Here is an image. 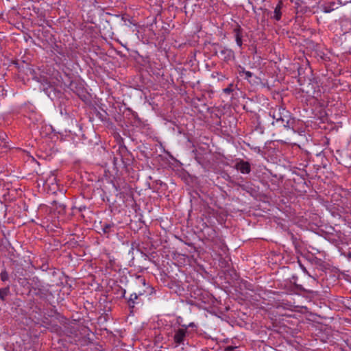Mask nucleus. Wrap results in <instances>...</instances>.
Masks as SVG:
<instances>
[{
  "label": "nucleus",
  "instance_id": "obj_16",
  "mask_svg": "<svg viewBox=\"0 0 351 351\" xmlns=\"http://www.w3.org/2000/svg\"><path fill=\"white\" fill-rule=\"evenodd\" d=\"M195 324L193 322H191L188 325L184 324V325L182 326V327H183V328H186V330L189 328H193V327H195Z\"/></svg>",
  "mask_w": 351,
  "mask_h": 351
},
{
  "label": "nucleus",
  "instance_id": "obj_7",
  "mask_svg": "<svg viewBox=\"0 0 351 351\" xmlns=\"http://www.w3.org/2000/svg\"><path fill=\"white\" fill-rule=\"evenodd\" d=\"M336 5L337 4L335 2L331 1V2L322 5L321 9L324 12L329 13L337 8Z\"/></svg>",
  "mask_w": 351,
  "mask_h": 351
},
{
  "label": "nucleus",
  "instance_id": "obj_12",
  "mask_svg": "<svg viewBox=\"0 0 351 351\" xmlns=\"http://www.w3.org/2000/svg\"><path fill=\"white\" fill-rule=\"evenodd\" d=\"M0 277H1V280L3 282L8 280V274L6 271V270L4 269V270L1 271V272L0 274Z\"/></svg>",
  "mask_w": 351,
  "mask_h": 351
},
{
  "label": "nucleus",
  "instance_id": "obj_14",
  "mask_svg": "<svg viewBox=\"0 0 351 351\" xmlns=\"http://www.w3.org/2000/svg\"><path fill=\"white\" fill-rule=\"evenodd\" d=\"M86 2L89 3L90 6L95 7L96 5L99 3V0H86Z\"/></svg>",
  "mask_w": 351,
  "mask_h": 351
},
{
  "label": "nucleus",
  "instance_id": "obj_9",
  "mask_svg": "<svg viewBox=\"0 0 351 351\" xmlns=\"http://www.w3.org/2000/svg\"><path fill=\"white\" fill-rule=\"evenodd\" d=\"M138 299V295L136 293H133L130 295L128 303L130 308H133L135 306V301Z\"/></svg>",
  "mask_w": 351,
  "mask_h": 351
},
{
  "label": "nucleus",
  "instance_id": "obj_2",
  "mask_svg": "<svg viewBox=\"0 0 351 351\" xmlns=\"http://www.w3.org/2000/svg\"><path fill=\"white\" fill-rule=\"evenodd\" d=\"M339 47L342 53H351V32H345L339 38Z\"/></svg>",
  "mask_w": 351,
  "mask_h": 351
},
{
  "label": "nucleus",
  "instance_id": "obj_11",
  "mask_svg": "<svg viewBox=\"0 0 351 351\" xmlns=\"http://www.w3.org/2000/svg\"><path fill=\"white\" fill-rule=\"evenodd\" d=\"M114 227L113 224L106 223L103 226V231L104 233H109L111 230V228Z\"/></svg>",
  "mask_w": 351,
  "mask_h": 351
},
{
  "label": "nucleus",
  "instance_id": "obj_5",
  "mask_svg": "<svg viewBox=\"0 0 351 351\" xmlns=\"http://www.w3.org/2000/svg\"><path fill=\"white\" fill-rule=\"evenodd\" d=\"M234 34V38L235 41L237 43V45L241 48L243 45L242 38H243V34H242V28L238 25L236 28L233 30Z\"/></svg>",
  "mask_w": 351,
  "mask_h": 351
},
{
  "label": "nucleus",
  "instance_id": "obj_17",
  "mask_svg": "<svg viewBox=\"0 0 351 351\" xmlns=\"http://www.w3.org/2000/svg\"><path fill=\"white\" fill-rule=\"evenodd\" d=\"M236 348L237 347H235V346H228L225 348L224 350L225 351H234Z\"/></svg>",
  "mask_w": 351,
  "mask_h": 351
},
{
  "label": "nucleus",
  "instance_id": "obj_1",
  "mask_svg": "<svg viewBox=\"0 0 351 351\" xmlns=\"http://www.w3.org/2000/svg\"><path fill=\"white\" fill-rule=\"evenodd\" d=\"M270 116L274 121L272 125L276 128H283L287 130H292L295 132V119L291 117L290 112L282 106H277L269 112Z\"/></svg>",
  "mask_w": 351,
  "mask_h": 351
},
{
  "label": "nucleus",
  "instance_id": "obj_15",
  "mask_svg": "<svg viewBox=\"0 0 351 351\" xmlns=\"http://www.w3.org/2000/svg\"><path fill=\"white\" fill-rule=\"evenodd\" d=\"M245 79L250 81V78L252 77L253 73L250 71H247L245 72Z\"/></svg>",
  "mask_w": 351,
  "mask_h": 351
},
{
  "label": "nucleus",
  "instance_id": "obj_13",
  "mask_svg": "<svg viewBox=\"0 0 351 351\" xmlns=\"http://www.w3.org/2000/svg\"><path fill=\"white\" fill-rule=\"evenodd\" d=\"M232 84H230L228 87L224 88L223 90V93H226V94H230L231 93L232 91H233V89H232Z\"/></svg>",
  "mask_w": 351,
  "mask_h": 351
},
{
  "label": "nucleus",
  "instance_id": "obj_18",
  "mask_svg": "<svg viewBox=\"0 0 351 351\" xmlns=\"http://www.w3.org/2000/svg\"><path fill=\"white\" fill-rule=\"evenodd\" d=\"M246 71H245L243 67L240 66V69L239 71V73L240 75H242L243 74L244 75L245 72H246Z\"/></svg>",
  "mask_w": 351,
  "mask_h": 351
},
{
  "label": "nucleus",
  "instance_id": "obj_8",
  "mask_svg": "<svg viewBox=\"0 0 351 351\" xmlns=\"http://www.w3.org/2000/svg\"><path fill=\"white\" fill-rule=\"evenodd\" d=\"M282 6V1H279L277 5L276 6L275 9H274L273 18L275 20H276V21H279L281 19V16H282V12H281Z\"/></svg>",
  "mask_w": 351,
  "mask_h": 351
},
{
  "label": "nucleus",
  "instance_id": "obj_19",
  "mask_svg": "<svg viewBox=\"0 0 351 351\" xmlns=\"http://www.w3.org/2000/svg\"><path fill=\"white\" fill-rule=\"evenodd\" d=\"M141 282L145 285V279H141Z\"/></svg>",
  "mask_w": 351,
  "mask_h": 351
},
{
  "label": "nucleus",
  "instance_id": "obj_6",
  "mask_svg": "<svg viewBox=\"0 0 351 351\" xmlns=\"http://www.w3.org/2000/svg\"><path fill=\"white\" fill-rule=\"evenodd\" d=\"M219 53L225 60H229L234 57L233 51L227 48H221Z\"/></svg>",
  "mask_w": 351,
  "mask_h": 351
},
{
  "label": "nucleus",
  "instance_id": "obj_10",
  "mask_svg": "<svg viewBox=\"0 0 351 351\" xmlns=\"http://www.w3.org/2000/svg\"><path fill=\"white\" fill-rule=\"evenodd\" d=\"M8 288L0 289V299L4 300L8 293Z\"/></svg>",
  "mask_w": 351,
  "mask_h": 351
},
{
  "label": "nucleus",
  "instance_id": "obj_3",
  "mask_svg": "<svg viewBox=\"0 0 351 351\" xmlns=\"http://www.w3.org/2000/svg\"><path fill=\"white\" fill-rule=\"evenodd\" d=\"M234 168L243 174H248L251 171L250 162L241 159H237L235 160Z\"/></svg>",
  "mask_w": 351,
  "mask_h": 351
},
{
  "label": "nucleus",
  "instance_id": "obj_4",
  "mask_svg": "<svg viewBox=\"0 0 351 351\" xmlns=\"http://www.w3.org/2000/svg\"><path fill=\"white\" fill-rule=\"evenodd\" d=\"M186 334V328L181 327L175 331L173 341L176 346L184 344V339Z\"/></svg>",
  "mask_w": 351,
  "mask_h": 351
},
{
  "label": "nucleus",
  "instance_id": "obj_20",
  "mask_svg": "<svg viewBox=\"0 0 351 351\" xmlns=\"http://www.w3.org/2000/svg\"><path fill=\"white\" fill-rule=\"evenodd\" d=\"M306 93L308 94H313V95L315 94V91H313V93H311L309 90H306Z\"/></svg>",
  "mask_w": 351,
  "mask_h": 351
}]
</instances>
